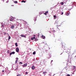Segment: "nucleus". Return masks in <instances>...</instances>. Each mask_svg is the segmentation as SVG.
<instances>
[{"instance_id": "1", "label": "nucleus", "mask_w": 76, "mask_h": 76, "mask_svg": "<svg viewBox=\"0 0 76 76\" xmlns=\"http://www.w3.org/2000/svg\"><path fill=\"white\" fill-rule=\"evenodd\" d=\"M19 49L18 48H16V51L17 53H18L19 52Z\"/></svg>"}, {"instance_id": "2", "label": "nucleus", "mask_w": 76, "mask_h": 76, "mask_svg": "<svg viewBox=\"0 0 76 76\" xmlns=\"http://www.w3.org/2000/svg\"><path fill=\"white\" fill-rule=\"evenodd\" d=\"M15 53V52H12L10 53V54L11 56L12 54H14Z\"/></svg>"}, {"instance_id": "3", "label": "nucleus", "mask_w": 76, "mask_h": 76, "mask_svg": "<svg viewBox=\"0 0 76 76\" xmlns=\"http://www.w3.org/2000/svg\"><path fill=\"white\" fill-rule=\"evenodd\" d=\"M35 66L34 65H33L31 67L32 70H34V69H35Z\"/></svg>"}, {"instance_id": "4", "label": "nucleus", "mask_w": 76, "mask_h": 76, "mask_svg": "<svg viewBox=\"0 0 76 76\" xmlns=\"http://www.w3.org/2000/svg\"><path fill=\"white\" fill-rule=\"evenodd\" d=\"M13 19H14V18L13 17H12L10 19V21H12L13 20Z\"/></svg>"}, {"instance_id": "5", "label": "nucleus", "mask_w": 76, "mask_h": 76, "mask_svg": "<svg viewBox=\"0 0 76 76\" xmlns=\"http://www.w3.org/2000/svg\"><path fill=\"white\" fill-rule=\"evenodd\" d=\"M41 37L43 39H45V37L44 35H42Z\"/></svg>"}, {"instance_id": "6", "label": "nucleus", "mask_w": 76, "mask_h": 76, "mask_svg": "<svg viewBox=\"0 0 76 76\" xmlns=\"http://www.w3.org/2000/svg\"><path fill=\"white\" fill-rule=\"evenodd\" d=\"M21 37H24V38H25L26 37V36L23 35H20Z\"/></svg>"}, {"instance_id": "7", "label": "nucleus", "mask_w": 76, "mask_h": 76, "mask_svg": "<svg viewBox=\"0 0 76 76\" xmlns=\"http://www.w3.org/2000/svg\"><path fill=\"white\" fill-rule=\"evenodd\" d=\"M11 29H13L14 28V26H13V25H12L11 26Z\"/></svg>"}, {"instance_id": "8", "label": "nucleus", "mask_w": 76, "mask_h": 76, "mask_svg": "<svg viewBox=\"0 0 76 76\" xmlns=\"http://www.w3.org/2000/svg\"><path fill=\"white\" fill-rule=\"evenodd\" d=\"M21 3H23H23H26V1L23 0V1H21Z\"/></svg>"}, {"instance_id": "9", "label": "nucleus", "mask_w": 76, "mask_h": 76, "mask_svg": "<svg viewBox=\"0 0 76 76\" xmlns=\"http://www.w3.org/2000/svg\"><path fill=\"white\" fill-rule=\"evenodd\" d=\"M27 63H26L25 64H24V66H25V67H26L27 66Z\"/></svg>"}, {"instance_id": "10", "label": "nucleus", "mask_w": 76, "mask_h": 76, "mask_svg": "<svg viewBox=\"0 0 76 76\" xmlns=\"http://www.w3.org/2000/svg\"><path fill=\"white\" fill-rule=\"evenodd\" d=\"M10 38H11V37H10V36H9L8 37V40H10Z\"/></svg>"}, {"instance_id": "11", "label": "nucleus", "mask_w": 76, "mask_h": 76, "mask_svg": "<svg viewBox=\"0 0 76 76\" xmlns=\"http://www.w3.org/2000/svg\"><path fill=\"white\" fill-rule=\"evenodd\" d=\"M4 25H6V26L7 25V22H6L4 24Z\"/></svg>"}, {"instance_id": "12", "label": "nucleus", "mask_w": 76, "mask_h": 76, "mask_svg": "<svg viewBox=\"0 0 76 76\" xmlns=\"http://www.w3.org/2000/svg\"><path fill=\"white\" fill-rule=\"evenodd\" d=\"M7 53L8 54H9L10 53V50H9L7 51Z\"/></svg>"}, {"instance_id": "13", "label": "nucleus", "mask_w": 76, "mask_h": 76, "mask_svg": "<svg viewBox=\"0 0 76 76\" xmlns=\"http://www.w3.org/2000/svg\"><path fill=\"white\" fill-rule=\"evenodd\" d=\"M60 28V27H58L57 28V31H60V29H59V28Z\"/></svg>"}, {"instance_id": "14", "label": "nucleus", "mask_w": 76, "mask_h": 76, "mask_svg": "<svg viewBox=\"0 0 76 76\" xmlns=\"http://www.w3.org/2000/svg\"><path fill=\"white\" fill-rule=\"evenodd\" d=\"M15 45L16 47H18V43H15Z\"/></svg>"}, {"instance_id": "15", "label": "nucleus", "mask_w": 76, "mask_h": 76, "mask_svg": "<svg viewBox=\"0 0 76 76\" xmlns=\"http://www.w3.org/2000/svg\"><path fill=\"white\" fill-rule=\"evenodd\" d=\"M35 54H36V52H34L33 53V55H35Z\"/></svg>"}, {"instance_id": "16", "label": "nucleus", "mask_w": 76, "mask_h": 76, "mask_svg": "<svg viewBox=\"0 0 76 76\" xmlns=\"http://www.w3.org/2000/svg\"><path fill=\"white\" fill-rule=\"evenodd\" d=\"M66 16H69V13L67 12V14H66Z\"/></svg>"}, {"instance_id": "17", "label": "nucleus", "mask_w": 76, "mask_h": 76, "mask_svg": "<svg viewBox=\"0 0 76 76\" xmlns=\"http://www.w3.org/2000/svg\"><path fill=\"white\" fill-rule=\"evenodd\" d=\"M43 74H45V73H47V72H43Z\"/></svg>"}, {"instance_id": "18", "label": "nucleus", "mask_w": 76, "mask_h": 76, "mask_svg": "<svg viewBox=\"0 0 76 76\" xmlns=\"http://www.w3.org/2000/svg\"><path fill=\"white\" fill-rule=\"evenodd\" d=\"M17 61H18V60L16 59V61H15L16 63H17Z\"/></svg>"}, {"instance_id": "19", "label": "nucleus", "mask_w": 76, "mask_h": 76, "mask_svg": "<svg viewBox=\"0 0 76 76\" xmlns=\"http://www.w3.org/2000/svg\"><path fill=\"white\" fill-rule=\"evenodd\" d=\"M61 5H63V4H64V3L62 2L61 3Z\"/></svg>"}, {"instance_id": "20", "label": "nucleus", "mask_w": 76, "mask_h": 76, "mask_svg": "<svg viewBox=\"0 0 76 76\" xmlns=\"http://www.w3.org/2000/svg\"><path fill=\"white\" fill-rule=\"evenodd\" d=\"M54 18H56V15H55L54 16H53Z\"/></svg>"}, {"instance_id": "21", "label": "nucleus", "mask_w": 76, "mask_h": 76, "mask_svg": "<svg viewBox=\"0 0 76 76\" xmlns=\"http://www.w3.org/2000/svg\"><path fill=\"white\" fill-rule=\"evenodd\" d=\"M34 38L33 37H32L31 39V40H33L34 39Z\"/></svg>"}, {"instance_id": "22", "label": "nucleus", "mask_w": 76, "mask_h": 76, "mask_svg": "<svg viewBox=\"0 0 76 76\" xmlns=\"http://www.w3.org/2000/svg\"><path fill=\"white\" fill-rule=\"evenodd\" d=\"M15 3H18V1H15Z\"/></svg>"}, {"instance_id": "23", "label": "nucleus", "mask_w": 76, "mask_h": 76, "mask_svg": "<svg viewBox=\"0 0 76 76\" xmlns=\"http://www.w3.org/2000/svg\"><path fill=\"white\" fill-rule=\"evenodd\" d=\"M44 15H47V14L46 12L44 13Z\"/></svg>"}, {"instance_id": "24", "label": "nucleus", "mask_w": 76, "mask_h": 76, "mask_svg": "<svg viewBox=\"0 0 76 76\" xmlns=\"http://www.w3.org/2000/svg\"><path fill=\"white\" fill-rule=\"evenodd\" d=\"M19 64H22V62H19Z\"/></svg>"}, {"instance_id": "25", "label": "nucleus", "mask_w": 76, "mask_h": 76, "mask_svg": "<svg viewBox=\"0 0 76 76\" xmlns=\"http://www.w3.org/2000/svg\"><path fill=\"white\" fill-rule=\"evenodd\" d=\"M67 76H70V75H69V74H67Z\"/></svg>"}, {"instance_id": "26", "label": "nucleus", "mask_w": 76, "mask_h": 76, "mask_svg": "<svg viewBox=\"0 0 76 76\" xmlns=\"http://www.w3.org/2000/svg\"><path fill=\"white\" fill-rule=\"evenodd\" d=\"M1 26L2 27H4V25H2Z\"/></svg>"}, {"instance_id": "27", "label": "nucleus", "mask_w": 76, "mask_h": 76, "mask_svg": "<svg viewBox=\"0 0 76 76\" xmlns=\"http://www.w3.org/2000/svg\"><path fill=\"white\" fill-rule=\"evenodd\" d=\"M45 13H46V14H47V13H48V11H47Z\"/></svg>"}, {"instance_id": "28", "label": "nucleus", "mask_w": 76, "mask_h": 76, "mask_svg": "<svg viewBox=\"0 0 76 76\" xmlns=\"http://www.w3.org/2000/svg\"><path fill=\"white\" fill-rule=\"evenodd\" d=\"M37 41V39H35V41Z\"/></svg>"}, {"instance_id": "29", "label": "nucleus", "mask_w": 76, "mask_h": 76, "mask_svg": "<svg viewBox=\"0 0 76 76\" xmlns=\"http://www.w3.org/2000/svg\"><path fill=\"white\" fill-rule=\"evenodd\" d=\"M17 76H20V75L19 74Z\"/></svg>"}, {"instance_id": "30", "label": "nucleus", "mask_w": 76, "mask_h": 76, "mask_svg": "<svg viewBox=\"0 0 76 76\" xmlns=\"http://www.w3.org/2000/svg\"><path fill=\"white\" fill-rule=\"evenodd\" d=\"M9 2V1H8L6 2V3H8Z\"/></svg>"}, {"instance_id": "31", "label": "nucleus", "mask_w": 76, "mask_h": 76, "mask_svg": "<svg viewBox=\"0 0 76 76\" xmlns=\"http://www.w3.org/2000/svg\"><path fill=\"white\" fill-rule=\"evenodd\" d=\"M23 67H25V65L24 64L23 65Z\"/></svg>"}, {"instance_id": "32", "label": "nucleus", "mask_w": 76, "mask_h": 76, "mask_svg": "<svg viewBox=\"0 0 76 76\" xmlns=\"http://www.w3.org/2000/svg\"><path fill=\"white\" fill-rule=\"evenodd\" d=\"M74 69H75V66H74L73 68Z\"/></svg>"}, {"instance_id": "33", "label": "nucleus", "mask_w": 76, "mask_h": 76, "mask_svg": "<svg viewBox=\"0 0 76 76\" xmlns=\"http://www.w3.org/2000/svg\"><path fill=\"white\" fill-rule=\"evenodd\" d=\"M4 35H6V33H5L4 34Z\"/></svg>"}, {"instance_id": "34", "label": "nucleus", "mask_w": 76, "mask_h": 76, "mask_svg": "<svg viewBox=\"0 0 76 76\" xmlns=\"http://www.w3.org/2000/svg\"><path fill=\"white\" fill-rule=\"evenodd\" d=\"M26 74H28V72H26Z\"/></svg>"}, {"instance_id": "35", "label": "nucleus", "mask_w": 76, "mask_h": 76, "mask_svg": "<svg viewBox=\"0 0 76 76\" xmlns=\"http://www.w3.org/2000/svg\"><path fill=\"white\" fill-rule=\"evenodd\" d=\"M34 39H35V37H33Z\"/></svg>"}, {"instance_id": "36", "label": "nucleus", "mask_w": 76, "mask_h": 76, "mask_svg": "<svg viewBox=\"0 0 76 76\" xmlns=\"http://www.w3.org/2000/svg\"><path fill=\"white\" fill-rule=\"evenodd\" d=\"M63 12H62L61 13V15H63Z\"/></svg>"}, {"instance_id": "37", "label": "nucleus", "mask_w": 76, "mask_h": 76, "mask_svg": "<svg viewBox=\"0 0 76 76\" xmlns=\"http://www.w3.org/2000/svg\"><path fill=\"white\" fill-rule=\"evenodd\" d=\"M34 37H36V36L35 35H34Z\"/></svg>"}, {"instance_id": "38", "label": "nucleus", "mask_w": 76, "mask_h": 76, "mask_svg": "<svg viewBox=\"0 0 76 76\" xmlns=\"http://www.w3.org/2000/svg\"><path fill=\"white\" fill-rule=\"evenodd\" d=\"M17 58V60H18L19 59V58H18V57Z\"/></svg>"}, {"instance_id": "39", "label": "nucleus", "mask_w": 76, "mask_h": 76, "mask_svg": "<svg viewBox=\"0 0 76 76\" xmlns=\"http://www.w3.org/2000/svg\"><path fill=\"white\" fill-rule=\"evenodd\" d=\"M51 61H53V60H52Z\"/></svg>"}, {"instance_id": "40", "label": "nucleus", "mask_w": 76, "mask_h": 76, "mask_svg": "<svg viewBox=\"0 0 76 76\" xmlns=\"http://www.w3.org/2000/svg\"><path fill=\"white\" fill-rule=\"evenodd\" d=\"M3 72H4V70L2 71Z\"/></svg>"}, {"instance_id": "41", "label": "nucleus", "mask_w": 76, "mask_h": 76, "mask_svg": "<svg viewBox=\"0 0 76 76\" xmlns=\"http://www.w3.org/2000/svg\"><path fill=\"white\" fill-rule=\"evenodd\" d=\"M7 35H9V34H8V33H7Z\"/></svg>"}]
</instances>
